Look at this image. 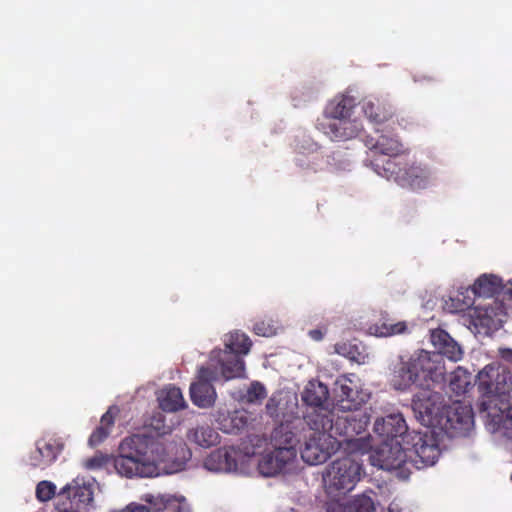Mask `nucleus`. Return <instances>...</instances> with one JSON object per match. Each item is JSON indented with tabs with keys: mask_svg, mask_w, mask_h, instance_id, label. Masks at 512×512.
Segmentation results:
<instances>
[{
	"mask_svg": "<svg viewBox=\"0 0 512 512\" xmlns=\"http://www.w3.org/2000/svg\"><path fill=\"white\" fill-rule=\"evenodd\" d=\"M192 453L183 442H164L152 437L134 434L120 443V456L115 467L126 478L157 477L184 470Z\"/></svg>",
	"mask_w": 512,
	"mask_h": 512,
	"instance_id": "f257e3e1",
	"label": "nucleus"
},
{
	"mask_svg": "<svg viewBox=\"0 0 512 512\" xmlns=\"http://www.w3.org/2000/svg\"><path fill=\"white\" fill-rule=\"evenodd\" d=\"M369 421L370 414L366 411L339 414L338 408L331 411L320 409L307 418L309 429L303 436L301 458L309 465L326 462L340 448L339 437H344L353 449L363 450L360 446L362 440L356 439V436L366 429Z\"/></svg>",
	"mask_w": 512,
	"mask_h": 512,
	"instance_id": "f03ea898",
	"label": "nucleus"
},
{
	"mask_svg": "<svg viewBox=\"0 0 512 512\" xmlns=\"http://www.w3.org/2000/svg\"><path fill=\"white\" fill-rule=\"evenodd\" d=\"M360 439L362 440L360 446L364 448L363 450H355L352 444H347L351 453L334 459L322 473L324 491L332 502L344 499L366 475L363 462L358 458V454L368 452L371 445L368 439Z\"/></svg>",
	"mask_w": 512,
	"mask_h": 512,
	"instance_id": "7ed1b4c3",
	"label": "nucleus"
},
{
	"mask_svg": "<svg viewBox=\"0 0 512 512\" xmlns=\"http://www.w3.org/2000/svg\"><path fill=\"white\" fill-rule=\"evenodd\" d=\"M446 368L440 355L419 350L408 359H400L391 376V385L395 390L406 391L412 385L422 386L431 381L442 382Z\"/></svg>",
	"mask_w": 512,
	"mask_h": 512,
	"instance_id": "20e7f679",
	"label": "nucleus"
},
{
	"mask_svg": "<svg viewBox=\"0 0 512 512\" xmlns=\"http://www.w3.org/2000/svg\"><path fill=\"white\" fill-rule=\"evenodd\" d=\"M512 278L508 281L509 287L503 293V300L509 303L504 304L499 298L485 303L474 304L471 296L467 298H453L455 302L454 311L467 310L466 316L470 319L471 325L479 334H489L502 327L503 323L512 308V295L509 290L512 289Z\"/></svg>",
	"mask_w": 512,
	"mask_h": 512,
	"instance_id": "39448f33",
	"label": "nucleus"
},
{
	"mask_svg": "<svg viewBox=\"0 0 512 512\" xmlns=\"http://www.w3.org/2000/svg\"><path fill=\"white\" fill-rule=\"evenodd\" d=\"M244 369L240 361L234 363V367L223 364L221 368L210 365L203 366L199 369L197 379L190 385V398L192 403L202 409L210 408L214 405L217 393L211 384L212 381L218 379L230 380L233 378L243 377Z\"/></svg>",
	"mask_w": 512,
	"mask_h": 512,
	"instance_id": "423d86ee",
	"label": "nucleus"
},
{
	"mask_svg": "<svg viewBox=\"0 0 512 512\" xmlns=\"http://www.w3.org/2000/svg\"><path fill=\"white\" fill-rule=\"evenodd\" d=\"M255 455L250 453L249 444L236 448L233 446L219 448L210 453L204 460V467L216 473H254Z\"/></svg>",
	"mask_w": 512,
	"mask_h": 512,
	"instance_id": "0eeeda50",
	"label": "nucleus"
},
{
	"mask_svg": "<svg viewBox=\"0 0 512 512\" xmlns=\"http://www.w3.org/2000/svg\"><path fill=\"white\" fill-rule=\"evenodd\" d=\"M266 444L265 440L255 438V442H251L250 453L255 455V460L252 461L254 465V472H258L265 477H272L279 473L290 470L297 458V452L292 449L276 448L269 452H264L262 449Z\"/></svg>",
	"mask_w": 512,
	"mask_h": 512,
	"instance_id": "6e6552de",
	"label": "nucleus"
},
{
	"mask_svg": "<svg viewBox=\"0 0 512 512\" xmlns=\"http://www.w3.org/2000/svg\"><path fill=\"white\" fill-rule=\"evenodd\" d=\"M380 442V446L370 454L371 464L395 473L400 480L408 479L411 474V463L408 461L407 445L401 441Z\"/></svg>",
	"mask_w": 512,
	"mask_h": 512,
	"instance_id": "1a4fd4ad",
	"label": "nucleus"
},
{
	"mask_svg": "<svg viewBox=\"0 0 512 512\" xmlns=\"http://www.w3.org/2000/svg\"><path fill=\"white\" fill-rule=\"evenodd\" d=\"M437 429H426L423 432H414L409 434V438L405 443L408 447V461L411 467L415 466L420 469L426 466L434 465L440 454L439 436Z\"/></svg>",
	"mask_w": 512,
	"mask_h": 512,
	"instance_id": "9d476101",
	"label": "nucleus"
},
{
	"mask_svg": "<svg viewBox=\"0 0 512 512\" xmlns=\"http://www.w3.org/2000/svg\"><path fill=\"white\" fill-rule=\"evenodd\" d=\"M447 407L443 396L429 388L417 392L412 400L416 419L427 429H437Z\"/></svg>",
	"mask_w": 512,
	"mask_h": 512,
	"instance_id": "9b49d317",
	"label": "nucleus"
},
{
	"mask_svg": "<svg viewBox=\"0 0 512 512\" xmlns=\"http://www.w3.org/2000/svg\"><path fill=\"white\" fill-rule=\"evenodd\" d=\"M334 392L338 397V407L343 410L358 409L371 397L370 391L356 374L339 376L335 381Z\"/></svg>",
	"mask_w": 512,
	"mask_h": 512,
	"instance_id": "f8f14e48",
	"label": "nucleus"
},
{
	"mask_svg": "<svg viewBox=\"0 0 512 512\" xmlns=\"http://www.w3.org/2000/svg\"><path fill=\"white\" fill-rule=\"evenodd\" d=\"M94 486L93 478L77 476L60 489L57 501H67L70 509L89 512L88 507L94 500Z\"/></svg>",
	"mask_w": 512,
	"mask_h": 512,
	"instance_id": "ddd939ff",
	"label": "nucleus"
},
{
	"mask_svg": "<svg viewBox=\"0 0 512 512\" xmlns=\"http://www.w3.org/2000/svg\"><path fill=\"white\" fill-rule=\"evenodd\" d=\"M474 426L472 409L469 405L454 402L445 409L437 430L451 437L465 436Z\"/></svg>",
	"mask_w": 512,
	"mask_h": 512,
	"instance_id": "4468645a",
	"label": "nucleus"
},
{
	"mask_svg": "<svg viewBox=\"0 0 512 512\" xmlns=\"http://www.w3.org/2000/svg\"><path fill=\"white\" fill-rule=\"evenodd\" d=\"M225 350H213L210 355V365L222 367L223 364L226 366L234 367L236 361H240L244 365V361L239 355H246L250 351L251 341L248 336L238 331L229 333L224 339ZM245 370V366H243Z\"/></svg>",
	"mask_w": 512,
	"mask_h": 512,
	"instance_id": "2eb2a0df",
	"label": "nucleus"
},
{
	"mask_svg": "<svg viewBox=\"0 0 512 512\" xmlns=\"http://www.w3.org/2000/svg\"><path fill=\"white\" fill-rule=\"evenodd\" d=\"M508 287L509 284L504 285L502 278L498 275L484 273L478 276L471 286L459 289L455 298L464 299L472 293L477 298L490 299L501 294L500 301H504L503 293Z\"/></svg>",
	"mask_w": 512,
	"mask_h": 512,
	"instance_id": "dca6fc26",
	"label": "nucleus"
},
{
	"mask_svg": "<svg viewBox=\"0 0 512 512\" xmlns=\"http://www.w3.org/2000/svg\"><path fill=\"white\" fill-rule=\"evenodd\" d=\"M373 432L379 441L408 443L407 424L401 413H391L378 417L373 426Z\"/></svg>",
	"mask_w": 512,
	"mask_h": 512,
	"instance_id": "f3484780",
	"label": "nucleus"
},
{
	"mask_svg": "<svg viewBox=\"0 0 512 512\" xmlns=\"http://www.w3.org/2000/svg\"><path fill=\"white\" fill-rule=\"evenodd\" d=\"M317 129L336 142L354 139L363 131V125L356 117L333 121H317Z\"/></svg>",
	"mask_w": 512,
	"mask_h": 512,
	"instance_id": "a211bd4d",
	"label": "nucleus"
},
{
	"mask_svg": "<svg viewBox=\"0 0 512 512\" xmlns=\"http://www.w3.org/2000/svg\"><path fill=\"white\" fill-rule=\"evenodd\" d=\"M140 499L149 505V512H192L183 495L145 493Z\"/></svg>",
	"mask_w": 512,
	"mask_h": 512,
	"instance_id": "6ab92c4d",
	"label": "nucleus"
},
{
	"mask_svg": "<svg viewBox=\"0 0 512 512\" xmlns=\"http://www.w3.org/2000/svg\"><path fill=\"white\" fill-rule=\"evenodd\" d=\"M380 133L376 138L371 137L367 140V147L375 154H380L388 157H396L404 151L403 144L385 125L383 129L376 130Z\"/></svg>",
	"mask_w": 512,
	"mask_h": 512,
	"instance_id": "aec40b11",
	"label": "nucleus"
},
{
	"mask_svg": "<svg viewBox=\"0 0 512 512\" xmlns=\"http://www.w3.org/2000/svg\"><path fill=\"white\" fill-rule=\"evenodd\" d=\"M304 431V423L300 419L280 424L273 432V441L275 446L280 449H292L297 452L302 433Z\"/></svg>",
	"mask_w": 512,
	"mask_h": 512,
	"instance_id": "412c9836",
	"label": "nucleus"
},
{
	"mask_svg": "<svg viewBox=\"0 0 512 512\" xmlns=\"http://www.w3.org/2000/svg\"><path fill=\"white\" fill-rule=\"evenodd\" d=\"M356 99L347 94H339L326 105L322 118L318 121H333L354 116Z\"/></svg>",
	"mask_w": 512,
	"mask_h": 512,
	"instance_id": "4be33fe9",
	"label": "nucleus"
},
{
	"mask_svg": "<svg viewBox=\"0 0 512 512\" xmlns=\"http://www.w3.org/2000/svg\"><path fill=\"white\" fill-rule=\"evenodd\" d=\"M430 341L434 348L438 350V352L434 353L440 355L442 359L444 355L454 362L461 360L463 351L460 345L454 341L446 331L442 329L432 330L430 333ZM442 362L444 363L443 360Z\"/></svg>",
	"mask_w": 512,
	"mask_h": 512,
	"instance_id": "5701e85b",
	"label": "nucleus"
},
{
	"mask_svg": "<svg viewBox=\"0 0 512 512\" xmlns=\"http://www.w3.org/2000/svg\"><path fill=\"white\" fill-rule=\"evenodd\" d=\"M213 417L219 428L225 433L240 431L246 428L250 421L249 414L243 410L227 414L223 409L219 408Z\"/></svg>",
	"mask_w": 512,
	"mask_h": 512,
	"instance_id": "b1692460",
	"label": "nucleus"
},
{
	"mask_svg": "<svg viewBox=\"0 0 512 512\" xmlns=\"http://www.w3.org/2000/svg\"><path fill=\"white\" fill-rule=\"evenodd\" d=\"M187 440L201 448H210L220 443L219 433L208 424H198L186 433Z\"/></svg>",
	"mask_w": 512,
	"mask_h": 512,
	"instance_id": "393cba45",
	"label": "nucleus"
},
{
	"mask_svg": "<svg viewBox=\"0 0 512 512\" xmlns=\"http://www.w3.org/2000/svg\"><path fill=\"white\" fill-rule=\"evenodd\" d=\"M433 180L431 172L420 166L405 168L403 175L398 176V184L412 189L426 188Z\"/></svg>",
	"mask_w": 512,
	"mask_h": 512,
	"instance_id": "a878e982",
	"label": "nucleus"
},
{
	"mask_svg": "<svg viewBox=\"0 0 512 512\" xmlns=\"http://www.w3.org/2000/svg\"><path fill=\"white\" fill-rule=\"evenodd\" d=\"M157 400L160 408L166 412H176L187 406L181 390L171 385L158 391Z\"/></svg>",
	"mask_w": 512,
	"mask_h": 512,
	"instance_id": "bb28decb",
	"label": "nucleus"
},
{
	"mask_svg": "<svg viewBox=\"0 0 512 512\" xmlns=\"http://www.w3.org/2000/svg\"><path fill=\"white\" fill-rule=\"evenodd\" d=\"M334 352L346 357L357 364H367L372 355L361 343L341 341L334 345Z\"/></svg>",
	"mask_w": 512,
	"mask_h": 512,
	"instance_id": "cd10ccee",
	"label": "nucleus"
},
{
	"mask_svg": "<svg viewBox=\"0 0 512 512\" xmlns=\"http://www.w3.org/2000/svg\"><path fill=\"white\" fill-rule=\"evenodd\" d=\"M327 512H375V506L369 496L359 495L347 505H343L340 501L331 502Z\"/></svg>",
	"mask_w": 512,
	"mask_h": 512,
	"instance_id": "c85d7f7f",
	"label": "nucleus"
},
{
	"mask_svg": "<svg viewBox=\"0 0 512 512\" xmlns=\"http://www.w3.org/2000/svg\"><path fill=\"white\" fill-rule=\"evenodd\" d=\"M328 396L326 385L319 381H309L302 393V400L310 406L322 407Z\"/></svg>",
	"mask_w": 512,
	"mask_h": 512,
	"instance_id": "c756f323",
	"label": "nucleus"
},
{
	"mask_svg": "<svg viewBox=\"0 0 512 512\" xmlns=\"http://www.w3.org/2000/svg\"><path fill=\"white\" fill-rule=\"evenodd\" d=\"M119 408L111 406L108 411L101 417L100 425L91 434L89 444L96 446L100 444L110 433V428L114 423L115 416L118 414Z\"/></svg>",
	"mask_w": 512,
	"mask_h": 512,
	"instance_id": "7c9ffc66",
	"label": "nucleus"
},
{
	"mask_svg": "<svg viewBox=\"0 0 512 512\" xmlns=\"http://www.w3.org/2000/svg\"><path fill=\"white\" fill-rule=\"evenodd\" d=\"M512 391V375L504 366L499 364L497 376L490 397H499L502 401L508 400Z\"/></svg>",
	"mask_w": 512,
	"mask_h": 512,
	"instance_id": "2f4dec72",
	"label": "nucleus"
},
{
	"mask_svg": "<svg viewBox=\"0 0 512 512\" xmlns=\"http://www.w3.org/2000/svg\"><path fill=\"white\" fill-rule=\"evenodd\" d=\"M393 157H388V159L380 160L375 159L372 162V167L374 171L388 180H394L398 183V176L403 175L404 169L400 167V163L396 162Z\"/></svg>",
	"mask_w": 512,
	"mask_h": 512,
	"instance_id": "473e14b6",
	"label": "nucleus"
},
{
	"mask_svg": "<svg viewBox=\"0 0 512 512\" xmlns=\"http://www.w3.org/2000/svg\"><path fill=\"white\" fill-rule=\"evenodd\" d=\"M407 331V323L405 321H399L394 324L387 322L373 323L367 328L368 334L376 337H391L399 334H403Z\"/></svg>",
	"mask_w": 512,
	"mask_h": 512,
	"instance_id": "72a5a7b5",
	"label": "nucleus"
},
{
	"mask_svg": "<svg viewBox=\"0 0 512 512\" xmlns=\"http://www.w3.org/2000/svg\"><path fill=\"white\" fill-rule=\"evenodd\" d=\"M497 369H499V364L497 363L486 365L481 371H479L476 377L479 390L488 397H490L492 392L497 376Z\"/></svg>",
	"mask_w": 512,
	"mask_h": 512,
	"instance_id": "f704fd0d",
	"label": "nucleus"
},
{
	"mask_svg": "<svg viewBox=\"0 0 512 512\" xmlns=\"http://www.w3.org/2000/svg\"><path fill=\"white\" fill-rule=\"evenodd\" d=\"M37 454L38 456L34 454V460L37 461V463H34V466L39 465L45 467L56 459L58 447L51 441L39 440L37 442Z\"/></svg>",
	"mask_w": 512,
	"mask_h": 512,
	"instance_id": "c9c22d12",
	"label": "nucleus"
},
{
	"mask_svg": "<svg viewBox=\"0 0 512 512\" xmlns=\"http://www.w3.org/2000/svg\"><path fill=\"white\" fill-rule=\"evenodd\" d=\"M471 375L467 372V370L458 367L450 378V388L456 394H464L467 392L468 388L471 385Z\"/></svg>",
	"mask_w": 512,
	"mask_h": 512,
	"instance_id": "e433bc0d",
	"label": "nucleus"
},
{
	"mask_svg": "<svg viewBox=\"0 0 512 512\" xmlns=\"http://www.w3.org/2000/svg\"><path fill=\"white\" fill-rule=\"evenodd\" d=\"M362 110L366 118L376 126L384 124L389 118V114L371 100L363 103Z\"/></svg>",
	"mask_w": 512,
	"mask_h": 512,
	"instance_id": "4c0bfd02",
	"label": "nucleus"
},
{
	"mask_svg": "<svg viewBox=\"0 0 512 512\" xmlns=\"http://www.w3.org/2000/svg\"><path fill=\"white\" fill-rule=\"evenodd\" d=\"M119 456L120 454L115 457H110L108 455L98 453L95 454L93 457L87 459L84 462V466L89 470H98L102 468L109 469V467L112 466L115 472L119 474L115 467V459H117Z\"/></svg>",
	"mask_w": 512,
	"mask_h": 512,
	"instance_id": "58836bf2",
	"label": "nucleus"
},
{
	"mask_svg": "<svg viewBox=\"0 0 512 512\" xmlns=\"http://www.w3.org/2000/svg\"><path fill=\"white\" fill-rule=\"evenodd\" d=\"M253 329L259 336L271 337L276 335L282 329V327L278 320L273 318H265L256 322Z\"/></svg>",
	"mask_w": 512,
	"mask_h": 512,
	"instance_id": "ea45409f",
	"label": "nucleus"
},
{
	"mask_svg": "<svg viewBox=\"0 0 512 512\" xmlns=\"http://www.w3.org/2000/svg\"><path fill=\"white\" fill-rule=\"evenodd\" d=\"M146 426L158 435H166L172 431V426L166 424L165 415L160 412H154L148 419Z\"/></svg>",
	"mask_w": 512,
	"mask_h": 512,
	"instance_id": "a19ab883",
	"label": "nucleus"
},
{
	"mask_svg": "<svg viewBox=\"0 0 512 512\" xmlns=\"http://www.w3.org/2000/svg\"><path fill=\"white\" fill-rule=\"evenodd\" d=\"M57 495V487L51 481L43 480L36 486V497L40 502H46L54 498L57 500Z\"/></svg>",
	"mask_w": 512,
	"mask_h": 512,
	"instance_id": "79ce46f5",
	"label": "nucleus"
},
{
	"mask_svg": "<svg viewBox=\"0 0 512 512\" xmlns=\"http://www.w3.org/2000/svg\"><path fill=\"white\" fill-rule=\"evenodd\" d=\"M266 396L267 392L265 387L259 382H253L242 397V400L251 404H257L261 403Z\"/></svg>",
	"mask_w": 512,
	"mask_h": 512,
	"instance_id": "37998d69",
	"label": "nucleus"
},
{
	"mask_svg": "<svg viewBox=\"0 0 512 512\" xmlns=\"http://www.w3.org/2000/svg\"><path fill=\"white\" fill-rule=\"evenodd\" d=\"M278 405H279V401L277 399V396H272L267 404H266V410L268 412V414L272 417H275V416H278Z\"/></svg>",
	"mask_w": 512,
	"mask_h": 512,
	"instance_id": "c03bdc74",
	"label": "nucleus"
},
{
	"mask_svg": "<svg viewBox=\"0 0 512 512\" xmlns=\"http://www.w3.org/2000/svg\"><path fill=\"white\" fill-rule=\"evenodd\" d=\"M123 512H149V509L141 503L131 502L123 508Z\"/></svg>",
	"mask_w": 512,
	"mask_h": 512,
	"instance_id": "a18cd8bd",
	"label": "nucleus"
},
{
	"mask_svg": "<svg viewBox=\"0 0 512 512\" xmlns=\"http://www.w3.org/2000/svg\"><path fill=\"white\" fill-rule=\"evenodd\" d=\"M55 507L59 512H81L77 509H70L67 501H57V503H55Z\"/></svg>",
	"mask_w": 512,
	"mask_h": 512,
	"instance_id": "49530a36",
	"label": "nucleus"
},
{
	"mask_svg": "<svg viewBox=\"0 0 512 512\" xmlns=\"http://www.w3.org/2000/svg\"><path fill=\"white\" fill-rule=\"evenodd\" d=\"M499 354L502 359L512 363V350L509 348H500Z\"/></svg>",
	"mask_w": 512,
	"mask_h": 512,
	"instance_id": "de8ad7c7",
	"label": "nucleus"
},
{
	"mask_svg": "<svg viewBox=\"0 0 512 512\" xmlns=\"http://www.w3.org/2000/svg\"><path fill=\"white\" fill-rule=\"evenodd\" d=\"M308 335L310 336L311 339L315 341H320L323 339L324 332L320 329H313L308 332Z\"/></svg>",
	"mask_w": 512,
	"mask_h": 512,
	"instance_id": "09e8293b",
	"label": "nucleus"
},
{
	"mask_svg": "<svg viewBox=\"0 0 512 512\" xmlns=\"http://www.w3.org/2000/svg\"><path fill=\"white\" fill-rule=\"evenodd\" d=\"M388 512H401V508L397 503L393 502L389 505Z\"/></svg>",
	"mask_w": 512,
	"mask_h": 512,
	"instance_id": "8fccbe9b",
	"label": "nucleus"
}]
</instances>
